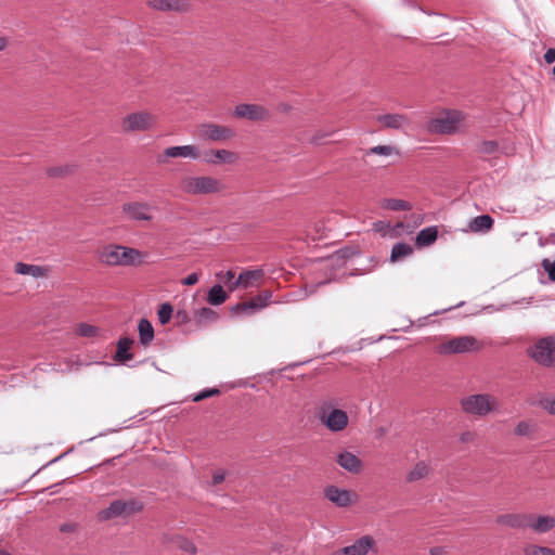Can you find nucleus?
Segmentation results:
<instances>
[{
  "label": "nucleus",
  "mask_w": 555,
  "mask_h": 555,
  "mask_svg": "<svg viewBox=\"0 0 555 555\" xmlns=\"http://www.w3.org/2000/svg\"><path fill=\"white\" fill-rule=\"evenodd\" d=\"M122 211L134 221H151L153 207L145 202H129L122 205Z\"/></svg>",
  "instance_id": "nucleus-11"
},
{
  "label": "nucleus",
  "mask_w": 555,
  "mask_h": 555,
  "mask_svg": "<svg viewBox=\"0 0 555 555\" xmlns=\"http://www.w3.org/2000/svg\"><path fill=\"white\" fill-rule=\"evenodd\" d=\"M393 153V147L390 145H377L374 147H371L366 155H382V156H390Z\"/></svg>",
  "instance_id": "nucleus-39"
},
{
  "label": "nucleus",
  "mask_w": 555,
  "mask_h": 555,
  "mask_svg": "<svg viewBox=\"0 0 555 555\" xmlns=\"http://www.w3.org/2000/svg\"><path fill=\"white\" fill-rule=\"evenodd\" d=\"M555 527L554 516H538L530 515L529 528L539 533H545Z\"/></svg>",
  "instance_id": "nucleus-20"
},
{
  "label": "nucleus",
  "mask_w": 555,
  "mask_h": 555,
  "mask_svg": "<svg viewBox=\"0 0 555 555\" xmlns=\"http://www.w3.org/2000/svg\"><path fill=\"white\" fill-rule=\"evenodd\" d=\"M398 228H403V223L402 222H398L395 227V229H398Z\"/></svg>",
  "instance_id": "nucleus-55"
},
{
  "label": "nucleus",
  "mask_w": 555,
  "mask_h": 555,
  "mask_svg": "<svg viewBox=\"0 0 555 555\" xmlns=\"http://www.w3.org/2000/svg\"><path fill=\"white\" fill-rule=\"evenodd\" d=\"M172 312L173 308L169 302L162 304L157 311L159 323L163 325L167 324L172 317Z\"/></svg>",
  "instance_id": "nucleus-35"
},
{
  "label": "nucleus",
  "mask_w": 555,
  "mask_h": 555,
  "mask_svg": "<svg viewBox=\"0 0 555 555\" xmlns=\"http://www.w3.org/2000/svg\"><path fill=\"white\" fill-rule=\"evenodd\" d=\"M328 403H323L320 408V420L331 431H341L348 425V416L340 409H333L327 413Z\"/></svg>",
  "instance_id": "nucleus-7"
},
{
  "label": "nucleus",
  "mask_w": 555,
  "mask_h": 555,
  "mask_svg": "<svg viewBox=\"0 0 555 555\" xmlns=\"http://www.w3.org/2000/svg\"><path fill=\"white\" fill-rule=\"evenodd\" d=\"M413 253L411 245L406 243H397L392 246L390 260L396 262L404 257L410 256Z\"/></svg>",
  "instance_id": "nucleus-30"
},
{
  "label": "nucleus",
  "mask_w": 555,
  "mask_h": 555,
  "mask_svg": "<svg viewBox=\"0 0 555 555\" xmlns=\"http://www.w3.org/2000/svg\"><path fill=\"white\" fill-rule=\"evenodd\" d=\"M463 120L459 111H449L430 122L429 129L439 133H452L457 130Z\"/></svg>",
  "instance_id": "nucleus-8"
},
{
  "label": "nucleus",
  "mask_w": 555,
  "mask_h": 555,
  "mask_svg": "<svg viewBox=\"0 0 555 555\" xmlns=\"http://www.w3.org/2000/svg\"><path fill=\"white\" fill-rule=\"evenodd\" d=\"M472 438H473V434L472 433H464V434L461 435L460 440L462 442H468V441L472 440Z\"/></svg>",
  "instance_id": "nucleus-49"
},
{
  "label": "nucleus",
  "mask_w": 555,
  "mask_h": 555,
  "mask_svg": "<svg viewBox=\"0 0 555 555\" xmlns=\"http://www.w3.org/2000/svg\"><path fill=\"white\" fill-rule=\"evenodd\" d=\"M233 115L251 121H262L270 117L269 111L258 104H238L235 106Z\"/></svg>",
  "instance_id": "nucleus-10"
},
{
  "label": "nucleus",
  "mask_w": 555,
  "mask_h": 555,
  "mask_svg": "<svg viewBox=\"0 0 555 555\" xmlns=\"http://www.w3.org/2000/svg\"><path fill=\"white\" fill-rule=\"evenodd\" d=\"M140 343L149 346L154 338V328L147 319H141L138 324Z\"/></svg>",
  "instance_id": "nucleus-25"
},
{
  "label": "nucleus",
  "mask_w": 555,
  "mask_h": 555,
  "mask_svg": "<svg viewBox=\"0 0 555 555\" xmlns=\"http://www.w3.org/2000/svg\"><path fill=\"white\" fill-rule=\"evenodd\" d=\"M378 121L386 128L401 129L408 125V118L401 114H386L378 117Z\"/></svg>",
  "instance_id": "nucleus-22"
},
{
  "label": "nucleus",
  "mask_w": 555,
  "mask_h": 555,
  "mask_svg": "<svg viewBox=\"0 0 555 555\" xmlns=\"http://www.w3.org/2000/svg\"><path fill=\"white\" fill-rule=\"evenodd\" d=\"M172 542L178 548L188 554L194 555L196 553V546L194 543L184 537L178 535Z\"/></svg>",
  "instance_id": "nucleus-34"
},
{
  "label": "nucleus",
  "mask_w": 555,
  "mask_h": 555,
  "mask_svg": "<svg viewBox=\"0 0 555 555\" xmlns=\"http://www.w3.org/2000/svg\"><path fill=\"white\" fill-rule=\"evenodd\" d=\"M201 135L210 141L220 142L233 138L235 132L229 127L209 122L201 126Z\"/></svg>",
  "instance_id": "nucleus-13"
},
{
  "label": "nucleus",
  "mask_w": 555,
  "mask_h": 555,
  "mask_svg": "<svg viewBox=\"0 0 555 555\" xmlns=\"http://www.w3.org/2000/svg\"><path fill=\"white\" fill-rule=\"evenodd\" d=\"M281 109H282V111H284V112H286V111L288 109V107H287L286 105H282V106H281Z\"/></svg>",
  "instance_id": "nucleus-56"
},
{
  "label": "nucleus",
  "mask_w": 555,
  "mask_h": 555,
  "mask_svg": "<svg viewBox=\"0 0 555 555\" xmlns=\"http://www.w3.org/2000/svg\"><path fill=\"white\" fill-rule=\"evenodd\" d=\"M178 157L197 159L199 157L198 147L196 145H181L167 147L158 157V162L166 163L168 158Z\"/></svg>",
  "instance_id": "nucleus-14"
},
{
  "label": "nucleus",
  "mask_w": 555,
  "mask_h": 555,
  "mask_svg": "<svg viewBox=\"0 0 555 555\" xmlns=\"http://www.w3.org/2000/svg\"><path fill=\"white\" fill-rule=\"evenodd\" d=\"M430 554L431 555H441L442 554V547L437 546V547L430 548Z\"/></svg>",
  "instance_id": "nucleus-51"
},
{
  "label": "nucleus",
  "mask_w": 555,
  "mask_h": 555,
  "mask_svg": "<svg viewBox=\"0 0 555 555\" xmlns=\"http://www.w3.org/2000/svg\"><path fill=\"white\" fill-rule=\"evenodd\" d=\"M553 75L555 76V66L553 67Z\"/></svg>",
  "instance_id": "nucleus-58"
},
{
  "label": "nucleus",
  "mask_w": 555,
  "mask_h": 555,
  "mask_svg": "<svg viewBox=\"0 0 555 555\" xmlns=\"http://www.w3.org/2000/svg\"><path fill=\"white\" fill-rule=\"evenodd\" d=\"M217 279L219 281H221L222 283H224L225 285L229 286V288L231 289V285L232 283L236 280L235 279V273L232 271V270H228L225 272H218L216 274Z\"/></svg>",
  "instance_id": "nucleus-41"
},
{
  "label": "nucleus",
  "mask_w": 555,
  "mask_h": 555,
  "mask_svg": "<svg viewBox=\"0 0 555 555\" xmlns=\"http://www.w3.org/2000/svg\"><path fill=\"white\" fill-rule=\"evenodd\" d=\"M177 318H181L182 320H184V319L186 318V313H185V312L178 311V312H177Z\"/></svg>",
  "instance_id": "nucleus-53"
},
{
  "label": "nucleus",
  "mask_w": 555,
  "mask_h": 555,
  "mask_svg": "<svg viewBox=\"0 0 555 555\" xmlns=\"http://www.w3.org/2000/svg\"><path fill=\"white\" fill-rule=\"evenodd\" d=\"M438 236V230L436 227H427L422 229L415 238V243L417 246H429L431 245Z\"/></svg>",
  "instance_id": "nucleus-23"
},
{
  "label": "nucleus",
  "mask_w": 555,
  "mask_h": 555,
  "mask_svg": "<svg viewBox=\"0 0 555 555\" xmlns=\"http://www.w3.org/2000/svg\"><path fill=\"white\" fill-rule=\"evenodd\" d=\"M331 133H323V132H317L312 138H311V142L314 143V144H320L322 143V141L330 137Z\"/></svg>",
  "instance_id": "nucleus-47"
},
{
  "label": "nucleus",
  "mask_w": 555,
  "mask_h": 555,
  "mask_svg": "<svg viewBox=\"0 0 555 555\" xmlns=\"http://www.w3.org/2000/svg\"><path fill=\"white\" fill-rule=\"evenodd\" d=\"M272 294L268 291L260 293L248 302H242L232 308L235 313H254L268 306Z\"/></svg>",
  "instance_id": "nucleus-15"
},
{
  "label": "nucleus",
  "mask_w": 555,
  "mask_h": 555,
  "mask_svg": "<svg viewBox=\"0 0 555 555\" xmlns=\"http://www.w3.org/2000/svg\"><path fill=\"white\" fill-rule=\"evenodd\" d=\"M7 46V39L4 37H0V51L3 50Z\"/></svg>",
  "instance_id": "nucleus-52"
},
{
  "label": "nucleus",
  "mask_w": 555,
  "mask_h": 555,
  "mask_svg": "<svg viewBox=\"0 0 555 555\" xmlns=\"http://www.w3.org/2000/svg\"><path fill=\"white\" fill-rule=\"evenodd\" d=\"M15 272L22 275H31L36 279L43 278L47 274L46 268L24 262H17L15 264Z\"/></svg>",
  "instance_id": "nucleus-24"
},
{
  "label": "nucleus",
  "mask_w": 555,
  "mask_h": 555,
  "mask_svg": "<svg viewBox=\"0 0 555 555\" xmlns=\"http://www.w3.org/2000/svg\"><path fill=\"white\" fill-rule=\"evenodd\" d=\"M461 406L467 414L485 416L499 406L498 400L488 393L470 395L461 400Z\"/></svg>",
  "instance_id": "nucleus-4"
},
{
  "label": "nucleus",
  "mask_w": 555,
  "mask_h": 555,
  "mask_svg": "<svg viewBox=\"0 0 555 555\" xmlns=\"http://www.w3.org/2000/svg\"><path fill=\"white\" fill-rule=\"evenodd\" d=\"M75 333L82 337H93L98 333V328L93 325L80 323L76 325Z\"/></svg>",
  "instance_id": "nucleus-36"
},
{
  "label": "nucleus",
  "mask_w": 555,
  "mask_h": 555,
  "mask_svg": "<svg viewBox=\"0 0 555 555\" xmlns=\"http://www.w3.org/2000/svg\"><path fill=\"white\" fill-rule=\"evenodd\" d=\"M142 508V505L138 501H113L107 508H104L98 513V518L102 521L109 520L113 518L128 516Z\"/></svg>",
  "instance_id": "nucleus-6"
},
{
  "label": "nucleus",
  "mask_w": 555,
  "mask_h": 555,
  "mask_svg": "<svg viewBox=\"0 0 555 555\" xmlns=\"http://www.w3.org/2000/svg\"><path fill=\"white\" fill-rule=\"evenodd\" d=\"M338 465L351 474H359L362 470V461L352 452L344 451L337 455Z\"/></svg>",
  "instance_id": "nucleus-18"
},
{
  "label": "nucleus",
  "mask_w": 555,
  "mask_h": 555,
  "mask_svg": "<svg viewBox=\"0 0 555 555\" xmlns=\"http://www.w3.org/2000/svg\"><path fill=\"white\" fill-rule=\"evenodd\" d=\"M429 473V466L425 462H418L412 468V470L408 474L406 480L410 482L417 481L424 477H426Z\"/></svg>",
  "instance_id": "nucleus-31"
},
{
  "label": "nucleus",
  "mask_w": 555,
  "mask_h": 555,
  "mask_svg": "<svg viewBox=\"0 0 555 555\" xmlns=\"http://www.w3.org/2000/svg\"><path fill=\"white\" fill-rule=\"evenodd\" d=\"M198 279L199 278H198L197 273H191L182 280V284L191 286V285L196 284L198 282Z\"/></svg>",
  "instance_id": "nucleus-45"
},
{
  "label": "nucleus",
  "mask_w": 555,
  "mask_h": 555,
  "mask_svg": "<svg viewBox=\"0 0 555 555\" xmlns=\"http://www.w3.org/2000/svg\"><path fill=\"white\" fill-rule=\"evenodd\" d=\"M133 344V340L129 337H121L119 338L117 343V350H116V360L120 362H126L132 359V354L129 352V349L131 345Z\"/></svg>",
  "instance_id": "nucleus-27"
},
{
  "label": "nucleus",
  "mask_w": 555,
  "mask_h": 555,
  "mask_svg": "<svg viewBox=\"0 0 555 555\" xmlns=\"http://www.w3.org/2000/svg\"><path fill=\"white\" fill-rule=\"evenodd\" d=\"M325 498L338 507H346L352 502L353 493L336 486H327L324 489Z\"/></svg>",
  "instance_id": "nucleus-16"
},
{
  "label": "nucleus",
  "mask_w": 555,
  "mask_h": 555,
  "mask_svg": "<svg viewBox=\"0 0 555 555\" xmlns=\"http://www.w3.org/2000/svg\"><path fill=\"white\" fill-rule=\"evenodd\" d=\"M196 317L198 319V323H212L216 322L219 318L218 313L211 308H201L196 311Z\"/></svg>",
  "instance_id": "nucleus-33"
},
{
  "label": "nucleus",
  "mask_w": 555,
  "mask_h": 555,
  "mask_svg": "<svg viewBox=\"0 0 555 555\" xmlns=\"http://www.w3.org/2000/svg\"><path fill=\"white\" fill-rule=\"evenodd\" d=\"M542 405L551 414H555V398L554 399H546V400L542 401Z\"/></svg>",
  "instance_id": "nucleus-46"
},
{
  "label": "nucleus",
  "mask_w": 555,
  "mask_h": 555,
  "mask_svg": "<svg viewBox=\"0 0 555 555\" xmlns=\"http://www.w3.org/2000/svg\"><path fill=\"white\" fill-rule=\"evenodd\" d=\"M180 188L190 195H205L220 192L223 184L220 180L207 176L184 177L180 181Z\"/></svg>",
  "instance_id": "nucleus-2"
},
{
  "label": "nucleus",
  "mask_w": 555,
  "mask_h": 555,
  "mask_svg": "<svg viewBox=\"0 0 555 555\" xmlns=\"http://www.w3.org/2000/svg\"><path fill=\"white\" fill-rule=\"evenodd\" d=\"M228 299L227 293L223 291L220 284L214 285L207 296V300L212 306H219Z\"/></svg>",
  "instance_id": "nucleus-29"
},
{
  "label": "nucleus",
  "mask_w": 555,
  "mask_h": 555,
  "mask_svg": "<svg viewBox=\"0 0 555 555\" xmlns=\"http://www.w3.org/2000/svg\"><path fill=\"white\" fill-rule=\"evenodd\" d=\"M156 122L153 114L138 112L129 114L124 119V128L128 131H144L151 129Z\"/></svg>",
  "instance_id": "nucleus-9"
},
{
  "label": "nucleus",
  "mask_w": 555,
  "mask_h": 555,
  "mask_svg": "<svg viewBox=\"0 0 555 555\" xmlns=\"http://www.w3.org/2000/svg\"><path fill=\"white\" fill-rule=\"evenodd\" d=\"M543 269L547 272L548 279L555 282V260L544 259L542 261Z\"/></svg>",
  "instance_id": "nucleus-43"
},
{
  "label": "nucleus",
  "mask_w": 555,
  "mask_h": 555,
  "mask_svg": "<svg viewBox=\"0 0 555 555\" xmlns=\"http://www.w3.org/2000/svg\"><path fill=\"white\" fill-rule=\"evenodd\" d=\"M375 546V540L371 535H363L351 545L338 548L330 555H366Z\"/></svg>",
  "instance_id": "nucleus-12"
},
{
  "label": "nucleus",
  "mask_w": 555,
  "mask_h": 555,
  "mask_svg": "<svg viewBox=\"0 0 555 555\" xmlns=\"http://www.w3.org/2000/svg\"><path fill=\"white\" fill-rule=\"evenodd\" d=\"M544 60L548 64L555 63V48H551L545 52Z\"/></svg>",
  "instance_id": "nucleus-48"
},
{
  "label": "nucleus",
  "mask_w": 555,
  "mask_h": 555,
  "mask_svg": "<svg viewBox=\"0 0 555 555\" xmlns=\"http://www.w3.org/2000/svg\"><path fill=\"white\" fill-rule=\"evenodd\" d=\"M225 478V472L222 469H218L212 474V485L221 483Z\"/></svg>",
  "instance_id": "nucleus-44"
},
{
  "label": "nucleus",
  "mask_w": 555,
  "mask_h": 555,
  "mask_svg": "<svg viewBox=\"0 0 555 555\" xmlns=\"http://www.w3.org/2000/svg\"><path fill=\"white\" fill-rule=\"evenodd\" d=\"M218 393H219V389L218 388L204 389V390L199 391L198 393H196L194 396L193 401L194 402H198L201 400H204L206 398L212 397V396L218 395Z\"/></svg>",
  "instance_id": "nucleus-42"
},
{
  "label": "nucleus",
  "mask_w": 555,
  "mask_h": 555,
  "mask_svg": "<svg viewBox=\"0 0 555 555\" xmlns=\"http://www.w3.org/2000/svg\"><path fill=\"white\" fill-rule=\"evenodd\" d=\"M534 429V425L530 422L521 421L515 427V434L517 436L527 437L530 436Z\"/></svg>",
  "instance_id": "nucleus-38"
},
{
  "label": "nucleus",
  "mask_w": 555,
  "mask_h": 555,
  "mask_svg": "<svg viewBox=\"0 0 555 555\" xmlns=\"http://www.w3.org/2000/svg\"><path fill=\"white\" fill-rule=\"evenodd\" d=\"M385 225L386 224L383 221H377V222L374 223V230L380 232V231L384 230Z\"/></svg>",
  "instance_id": "nucleus-50"
},
{
  "label": "nucleus",
  "mask_w": 555,
  "mask_h": 555,
  "mask_svg": "<svg viewBox=\"0 0 555 555\" xmlns=\"http://www.w3.org/2000/svg\"><path fill=\"white\" fill-rule=\"evenodd\" d=\"M149 7L158 11L186 12L191 4L189 0H149Z\"/></svg>",
  "instance_id": "nucleus-17"
},
{
  "label": "nucleus",
  "mask_w": 555,
  "mask_h": 555,
  "mask_svg": "<svg viewBox=\"0 0 555 555\" xmlns=\"http://www.w3.org/2000/svg\"><path fill=\"white\" fill-rule=\"evenodd\" d=\"M211 155L215 157H207L205 160L207 163L216 164L218 162L232 163L235 159L234 153L227 150H217L211 151Z\"/></svg>",
  "instance_id": "nucleus-32"
},
{
  "label": "nucleus",
  "mask_w": 555,
  "mask_h": 555,
  "mask_svg": "<svg viewBox=\"0 0 555 555\" xmlns=\"http://www.w3.org/2000/svg\"><path fill=\"white\" fill-rule=\"evenodd\" d=\"M494 220L490 215H481L473 218L468 223V230L474 233H486L493 227Z\"/></svg>",
  "instance_id": "nucleus-21"
},
{
  "label": "nucleus",
  "mask_w": 555,
  "mask_h": 555,
  "mask_svg": "<svg viewBox=\"0 0 555 555\" xmlns=\"http://www.w3.org/2000/svg\"><path fill=\"white\" fill-rule=\"evenodd\" d=\"M482 348V343L470 335L453 337L439 344L436 351L439 354L449 356L466 352H475Z\"/></svg>",
  "instance_id": "nucleus-3"
},
{
  "label": "nucleus",
  "mask_w": 555,
  "mask_h": 555,
  "mask_svg": "<svg viewBox=\"0 0 555 555\" xmlns=\"http://www.w3.org/2000/svg\"><path fill=\"white\" fill-rule=\"evenodd\" d=\"M57 171H59V169H55V168L50 169V170H49V175H50V176H56V175H57Z\"/></svg>",
  "instance_id": "nucleus-54"
},
{
  "label": "nucleus",
  "mask_w": 555,
  "mask_h": 555,
  "mask_svg": "<svg viewBox=\"0 0 555 555\" xmlns=\"http://www.w3.org/2000/svg\"><path fill=\"white\" fill-rule=\"evenodd\" d=\"M499 150V144L496 141H483L479 147H478V151L482 154H487V155H491V154H494L495 152H498Z\"/></svg>",
  "instance_id": "nucleus-40"
},
{
  "label": "nucleus",
  "mask_w": 555,
  "mask_h": 555,
  "mask_svg": "<svg viewBox=\"0 0 555 555\" xmlns=\"http://www.w3.org/2000/svg\"><path fill=\"white\" fill-rule=\"evenodd\" d=\"M0 555H11V554L5 551H0Z\"/></svg>",
  "instance_id": "nucleus-57"
},
{
  "label": "nucleus",
  "mask_w": 555,
  "mask_h": 555,
  "mask_svg": "<svg viewBox=\"0 0 555 555\" xmlns=\"http://www.w3.org/2000/svg\"><path fill=\"white\" fill-rule=\"evenodd\" d=\"M526 555H555V551L546 546L529 545L525 550Z\"/></svg>",
  "instance_id": "nucleus-37"
},
{
  "label": "nucleus",
  "mask_w": 555,
  "mask_h": 555,
  "mask_svg": "<svg viewBox=\"0 0 555 555\" xmlns=\"http://www.w3.org/2000/svg\"><path fill=\"white\" fill-rule=\"evenodd\" d=\"M145 257L146 254L135 248L113 244L105 246L100 254V260L108 266H138Z\"/></svg>",
  "instance_id": "nucleus-1"
},
{
  "label": "nucleus",
  "mask_w": 555,
  "mask_h": 555,
  "mask_svg": "<svg viewBox=\"0 0 555 555\" xmlns=\"http://www.w3.org/2000/svg\"><path fill=\"white\" fill-rule=\"evenodd\" d=\"M531 514L506 515L501 518L502 522L512 528H529Z\"/></svg>",
  "instance_id": "nucleus-26"
},
{
  "label": "nucleus",
  "mask_w": 555,
  "mask_h": 555,
  "mask_svg": "<svg viewBox=\"0 0 555 555\" xmlns=\"http://www.w3.org/2000/svg\"><path fill=\"white\" fill-rule=\"evenodd\" d=\"M379 205L382 208L392 211H404L412 208L409 202L397 198H384L380 201Z\"/></svg>",
  "instance_id": "nucleus-28"
},
{
  "label": "nucleus",
  "mask_w": 555,
  "mask_h": 555,
  "mask_svg": "<svg viewBox=\"0 0 555 555\" xmlns=\"http://www.w3.org/2000/svg\"><path fill=\"white\" fill-rule=\"evenodd\" d=\"M263 275L262 270H248L242 272L231 285V291L237 287L248 288L253 285V282L259 280Z\"/></svg>",
  "instance_id": "nucleus-19"
},
{
  "label": "nucleus",
  "mask_w": 555,
  "mask_h": 555,
  "mask_svg": "<svg viewBox=\"0 0 555 555\" xmlns=\"http://www.w3.org/2000/svg\"><path fill=\"white\" fill-rule=\"evenodd\" d=\"M528 354L540 365L555 366V336L538 339L528 349Z\"/></svg>",
  "instance_id": "nucleus-5"
}]
</instances>
